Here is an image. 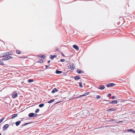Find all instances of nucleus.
I'll use <instances>...</instances> for the list:
<instances>
[{"label": "nucleus", "mask_w": 135, "mask_h": 135, "mask_svg": "<svg viewBox=\"0 0 135 135\" xmlns=\"http://www.w3.org/2000/svg\"><path fill=\"white\" fill-rule=\"evenodd\" d=\"M12 97L13 98H16L18 96V94L16 91H15L12 93Z\"/></svg>", "instance_id": "1"}, {"label": "nucleus", "mask_w": 135, "mask_h": 135, "mask_svg": "<svg viewBox=\"0 0 135 135\" xmlns=\"http://www.w3.org/2000/svg\"><path fill=\"white\" fill-rule=\"evenodd\" d=\"M13 57L11 56H7L6 57L3 58L2 59V60H7L9 59H11Z\"/></svg>", "instance_id": "2"}, {"label": "nucleus", "mask_w": 135, "mask_h": 135, "mask_svg": "<svg viewBox=\"0 0 135 135\" xmlns=\"http://www.w3.org/2000/svg\"><path fill=\"white\" fill-rule=\"evenodd\" d=\"M115 85L116 84L113 83H110L107 85V87H113L114 86H115Z\"/></svg>", "instance_id": "3"}, {"label": "nucleus", "mask_w": 135, "mask_h": 135, "mask_svg": "<svg viewBox=\"0 0 135 135\" xmlns=\"http://www.w3.org/2000/svg\"><path fill=\"white\" fill-rule=\"evenodd\" d=\"M9 125L8 124H6L4 125L2 128L3 130H5L6 129H7L9 127Z\"/></svg>", "instance_id": "4"}, {"label": "nucleus", "mask_w": 135, "mask_h": 135, "mask_svg": "<svg viewBox=\"0 0 135 135\" xmlns=\"http://www.w3.org/2000/svg\"><path fill=\"white\" fill-rule=\"evenodd\" d=\"M117 110V109H114L113 108H110L107 110V111L108 112H109L111 111H115Z\"/></svg>", "instance_id": "5"}, {"label": "nucleus", "mask_w": 135, "mask_h": 135, "mask_svg": "<svg viewBox=\"0 0 135 135\" xmlns=\"http://www.w3.org/2000/svg\"><path fill=\"white\" fill-rule=\"evenodd\" d=\"M34 113H29L28 115V116L30 117H34Z\"/></svg>", "instance_id": "6"}, {"label": "nucleus", "mask_w": 135, "mask_h": 135, "mask_svg": "<svg viewBox=\"0 0 135 135\" xmlns=\"http://www.w3.org/2000/svg\"><path fill=\"white\" fill-rule=\"evenodd\" d=\"M73 47L77 51H78L79 49V47L76 45H74L73 46Z\"/></svg>", "instance_id": "7"}, {"label": "nucleus", "mask_w": 135, "mask_h": 135, "mask_svg": "<svg viewBox=\"0 0 135 135\" xmlns=\"http://www.w3.org/2000/svg\"><path fill=\"white\" fill-rule=\"evenodd\" d=\"M105 88L104 86L103 85H100L99 86L98 88L99 89L103 90Z\"/></svg>", "instance_id": "8"}, {"label": "nucleus", "mask_w": 135, "mask_h": 135, "mask_svg": "<svg viewBox=\"0 0 135 135\" xmlns=\"http://www.w3.org/2000/svg\"><path fill=\"white\" fill-rule=\"evenodd\" d=\"M74 79L75 80H78L80 79H81L79 75H78L76 76H75L74 77Z\"/></svg>", "instance_id": "9"}, {"label": "nucleus", "mask_w": 135, "mask_h": 135, "mask_svg": "<svg viewBox=\"0 0 135 135\" xmlns=\"http://www.w3.org/2000/svg\"><path fill=\"white\" fill-rule=\"evenodd\" d=\"M58 91V90L56 88H54L52 91L51 93H54L55 92L57 91Z\"/></svg>", "instance_id": "10"}, {"label": "nucleus", "mask_w": 135, "mask_h": 135, "mask_svg": "<svg viewBox=\"0 0 135 135\" xmlns=\"http://www.w3.org/2000/svg\"><path fill=\"white\" fill-rule=\"evenodd\" d=\"M0 56V57H4L7 56V54L6 52L5 53H3Z\"/></svg>", "instance_id": "11"}, {"label": "nucleus", "mask_w": 135, "mask_h": 135, "mask_svg": "<svg viewBox=\"0 0 135 135\" xmlns=\"http://www.w3.org/2000/svg\"><path fill=\"white\" fill-rule=\"evenodd\" d=\"M18 115V114H13L12 116V117L11 118L12 119H13L14 118L16 117Z\"/></svg>", "instance_id": "12"}, {"label": "nucleus", "mask_w": 135, "mask_h": 135, "mask_svg": "<svg viewBox=\"0 0 135 135\" xmlns=\"http://www.w3.org/2000/svg\"><path fill=\"white\" fill-rule=\"evenodd\" d=\"M62 71H59L57 70H56V71L55 73L56 74H60L62 73Z\"/></svg>", "instance_id": "13"}, {"label": "nucleus", "mask_w": 135, "mask_h": 135, "mask_svg": "<svg viewBox=\"0 0 135 135\" xmlns=\"http://www.w3.org/2000/svg\"><path fill=\"white\" fill-rule=\"evenodd\" d=\"M21 121L20 120H19L18 121L16 122L15 123V124L16 126H19L21 123Z\"/></svg>", "instance_id": "14"}, {"label": "nucleus", "mask_w": 135, "mask_h": 135, "mask_svg": "<svg viewBox=\"0 0 135 135\" xmlns=\"http://www.w3.org/2000/svg\"><path fill=\"white\" fill-rule=\"evenodd\" d=\"M57 56V55H51L50 56V58L51 59L53 60L54 58Z\"/></svg>", "instance_id": "15"}, {"label": "nucleus", "mask_w": 135, "mask_h": 135, "mask_svg": "<svg viewBox=\"0 0 135 135\" xmlns=\"http://www.w3.org/2000/svg\"><path fill=\"white\" fill-rule=\"evenodd\" d=\"M115 119H111L108 120V122H109L110 123H113Z\"/></svg>", "instance_id": "16"}, {"label": "nucleus", "mask_w": 135, "mask_h": 135, "mask_svg": "<svg viewBox=\"0 0 135 135\" xmlns=\"http://www.w3.org/2000/svg\"><path fill=\"white\" fill-rule=\"evenodd\" d=\"M37 56L38 57H40L42 58H44L46 56L45 55H42L41 56L38 55Z\"/></svg>", "instance_id": "17"}, {"label": "nucleus", "mask_w": 135, "mask_h": 135, "mask_svg": "<svg viewBox=\"0 0 135 135\" xmlns=\"http://www.w3.org/2000/svg\"><path fill=\"white\" fill-rule=\"evenodd\" d=\"M76 72L78 73V74H80L82 73H83V72L82 71H81V70H76Z\"/></svg>", "instance_id": "18"}, {"label": "nucleus", "mask_w": 135, "mask_h": 135, "mask_svg": "<svg viewBox=\"0 0 135 135\" xmlns=\"http://www.w3.org/2000/svg\"><path fill=\"white\" fill-rule=\"evenodd\" d=\"M70 68H71V70H73L75 69V68L74 66V65L72 64L70 66Z\"/></svg>", "instance_id": "19"}, {"label": "nucleus", "mask_w": 135, "mask_h": 135, "mask_svg": "<svg viewBox=\"0 0 135 135\" xmlns=\"http://www.w3.org/2000/svg\"><path fill=\"white\" fill-rule=\"evenodd\" d=\"M2 61V60H0V65L3 66L4 65V64Z\"/></svg>", "instance_id": "20"}, {"label": "nucleus", "mask_w": 135, "mask_h": 135, "mask_svg": "<svg viewBox=\"0 0 135 135\" xmlns=\"http://www.w3.org/2000/svg\"><path fill=\"white\" fill-rule=\"evenodd\" d=\"M128 132H130L134 133V131H135L133 129H128Z\"/></svg>", "instance_id": "21"}, {"label": "nucleus", "mask_w": 135, "mask_h": 135, "mask_svg": "<svg viewBox=\"0 0 135 135\" xmlns=\"http://www.w3.org/2000/svg\"><path fill=\"white\" fill-rule=\"evenodd\" d=\"M79 85V86L80 88H83V86L82 85V82H79L78 83Z\"/></svg>", "instance_id": "22"}, {"label": "nucleus", "mask_w": 135, "mask_h": 135, "mask_svg": "<svg viewBox=\"0 0 135 135\" xmlns=\"http://www.w3.org/2000/svg\"><path fill=\"white\" fill-rule=\"evenodd\" d=\"M118 102L117 100H113L112 101V103L113 104H116Z\"/></svg>", "instance_id": "23"}, {"label": "nucleus", "mask_w": 135, "mask_h": 135, "mask_svg": "<svg viewBox=\"0 0 135 135\" xmlns=\"http://www.w3.org/2000/svg\"><path fill=\"white\" fill-rule=\"evenodd\" d=\"M34 81L33 79H29L27 81L28 83H31Z\"/></svg>", "instance_id": "24"}, {"label": "nucleus", "mask_w": 135, "mask_h": 135, "mask_svg": "<svg viewBox=\"0 0 135 135\" xmlns=\"http://www.w3.org/2000/svg\"><path fill=\"white\" fill-rule=\"evenodd\" d=\"M44 104L43 103L39 105V107L40 108H42L44 107Z\"/></svg>", "instance_id": "25"}, {"label": "nucleus", "mask_w": 135, "mask_h": 135, "mask_svg": "<svg viewBox=\"0 0 135 135\" xmlns=\"http://www.w3.org/2000/svg\"><path fill=\"white\" fill-rule=\"evenodd\" d=\"M54 100H55L54 99L51 100L50 101H48V103H51L53 102L54 101Z\"/></svg>", "instance_id": "26"}, {"label": "nucleus", "mask_w": 135, "mask_h": 135, "mask_svg": "<svg viewBox=\"0 0 135 135\" xmlns=\"http://www.w3.org/2000/svg\"><path fill=\"white\" fill-rule=\"evenodd\" d=\"M43 62V60L41 59H40L37 62L40 63H42Z\"/></svg>", "instance_id": "27"}, {"label": "nucleus", "mask_w": 135, "mask_h": 135, "mask_svg": "<svg viewBox=\"0 0 135 135\" xmlns=\"http://www.w3.org/2000/svg\"><path fill=\"white\" fill-rule=\"evenodd\" d=\"M16 53L18 54H20L21 53V51L19 50H17L16 51Z\"/></svg>", "instance_id": "28"}, {"label": "nucleus", "mask_w": 135, "mask_h": 135, "mask_svg": "<svg viewBox=\"0 0 135 135\" xmlns=\"http://www.w3.org/2000/svg\"><path fill=\"white\" fill-rule=\"evenodd\" d=\"M4 119V118H3L0 119V124L2 123V122L3 121Z\"/></svg>", "instance_id": "29"}, {"label": "nucleus", "mask_w": 135, "mask_h": 135, "mask_svg": "<svg viewBox=\"0 0 135 135\" xmlns=\"http://www.w3.org/2000/svg\"><path fill=\"white\" fill-rule=\"evenodd\" d=\"M101 98V96L100 95H98L97 96H96V99H100Z\"/></svg>", "instance_id": "30"}, {"label": "nucleus", "mask_w": 135, "mask_h": 135, "mask_svg": "<svg viewBox=\"0 0 135 135\" xmlns=\"http://www.w3.org/2000/svg\"><path fill=\"white\" fill-rule=\"evenodd\" d=\"M40 110V109H37L35 111V113H37Z\"/></svg>", "instance_id": "31"}, {"label": "nucleus", "mask_w": 135, "mask_h": 135, "mask_svg": "<svg viewBox=\"0 0 135 135\" xmlns=\"http://www.w3.org/2000/svg\"><path fill=\"white\" fill-rule=\"evenodd\" d=\"M81 95H79V96H78L77 97H75V98H74V99H76V98H81Z\"/></svg>", "instance_id": "32"}, {"label": "nucleus", "mask_w": 135, "mask_h": 135, "mask_svg": "<svg viewBox=\"0 0 135 135\" xmlns=\"http://www.w3.org/2000/svg\"><path fill=\"white\" fill-rule=\"evenodd\" d=\"M90 93V92H87V93H85L84 94V95H85V96L88 95V94H89Z\"/></svg>", "instance_id": "33"}, {"label": "nucleus", "mask_w": 135, "mask_h": 135, "mask_svg": "<svg viewBox=\"0 0 135 135\" xmlns=\"http://www.w3.org/2000/svg\"><path fill=\"white\" fill-rule=\"evenodd\" d=\"M6 53L7 54V56H9L11 54V53L9 52H6Z\"/></svg>", "instance_id": "34"}, {"label": "nucleus", "mask_w": 135, "mask_h": 135, "mask_svg": "<svg viewBox=\"0 0 135 135\" xmlns=\"http://www.w3.org/2000/svg\"><path fill=\"white\" fill-rule=\"evenodd\" d=\"M65 60L63 59H61L60 60V61L61 62H64L65 61Z\"/></svg>", "instance_id": "35"}, {"label": "nucleus", "mask_w": 135, "mask_h": 135, "mask_svg": "<svg viewBox=\"0 0 135 135\" xmlns=\"http://www.w3.org/2000/svg\"><path fill=\"white\" fill-rule=\"evenodd\" d=\"M123 122V121H117L116 122L117 123H122Z\"/></svg>", "instance_id": "36"}, {"label": "nucleus", "mask_w": 135, "mask_h": 135, "mask_svg": "<svg viewBox=\"0 0 135 135\" xmlns=\"http://www.w3.org/2000/svg\"><path fill=\"white\" fill-rule=\"evenodd\" d=\"M31 123H32V122H29V123H25V125L26 126V125H28V124H31Z\"/></svg>", "instance_id": "37"}, {"label": "nucleus", "mask_w": 135, "mask_h": 135, "mask_svg": "<svg viewBox=\"0 0 135 135\" xmlns=\"http://www.w3.org/2000/svg\"><path fill=\"white\" fill-rule=\"evenodd\" d=\"M111 94H108L107 97H111Z\"/></svg>", "instance_id": "38"}, {"label": "nucleus", "mask_w": 135, "mask_h": 135, "mask_svg": "<svg viewBox=\"0 0 135 135\" xmlns=\"http://www.w3.org/2000/svg\"><path fill=\"white\" fill-rule=\"evenodd\" d=\"M116 97L114 96H113L112 97V99H114Z\"/></svg>", "instance_id": "39"}, {"label": "nucleus", "mask_w": 135, "mask_h": 135, "mask_svg": "<svg viewBox=\"0 0 135 135\" xmlns=\"http://www.w3.org/2000/svg\"><path fill=\"white\" fill-rule=\"evenodd\" d=\"M37 114H34V117H36L37 116Z\"/></svg>", "instance_id": "40"}, {"label": "nucleus", "mask_w": 135, "mask_h": 135, "mask_svg": "<svg viewBox=\"0 0 135 135\" xmlns=\"http://www.w3.org/2000/svg\"><path fill=\"white\" fill-rule=\"evenodd\" d=\"M103 101H106L107 102H109L110 100H108L106 99H104L103 100Z\"/></svg>", "instance_id": "41"}, {"label": "nucleus", "mask_w": 135, "mask_h": 135, "mask_svg": "<svg viewBox=\"0 0 135 135\" xmlns=\"http://www.w3.org/2000/svg\"><path fill=\"white\" fill-rule=\"evenodd\" d=\"M49 66V65L48 66H47V65H45V67L46 68V69H47L48 67V66Z\"/></svg>", "instance_id": "42"}, {"label": "nucleus", "mask_w": 135, "mask_h": 135, "mask_svg": "<svg viewBox=\"0 0 135 135\" xmlns=\"http://www.w3.org/2000/svg\"><path fill=\"white\" fill-rule=\"evenodd\" d=\"M26 126V125H25V124H23L22 126Z\"/></svg>", "instance_id": "43"}, {"label": "nucleus", "mask_w": 135, "mask_h": 135, "mask_svg": "<svg viewBox=\"0 0 135 135\" xmlns=\"http://www.w3.org/2000/svg\"><path fill=\"white\" fill-rule=\"evenodd\" d=\"M26 126V125H25V124H23L22 126Z\"/></svg>", "instance_id": "44"}, {"label": "nucleus", "mask_w": 135, "mask_h": 135, "mask_svg": "<svg viewBox=\"0 0 135 135\" xmlns=\"http://www.w3.org/2000/svg\"><path fill=\"white\" fill-rule=\"evenodd\" d=\"M56 50L57 51H59V50H58V49L57 48H56Z\"/></svg>", "instance_id": "45"}, {"label": "nucleus", "mask_w": 135, "mask_h": 135, "mask_svg": "<svg viewBox=\"0 0 135 135\" xmlns=\"http://www.w3.org/2000/svg\"><path fill=\"white\" fill-rule=\"evenodd\" d=\"M61 54H62V56H65L62 53Z\"/></svg>", "instance_id": "46"}, {"label": "nucleus", "mask_w": 135, "mask_h": 135, "mask_svg": "<svg viewBox=\"0 0 135 135\" xmlns=\"http://www.w3.org/2000/svg\"><path fill=\"white\" fill-rule=\"evenodd\" d=\"M60 102H57L56 103H55V104H58V103H59Z\"/></svg>", "instance_id": "47"}, {"label": "nucleus", "mask_w": 135, "mask_h": 135, "mask_svg": "<svg viewBox=\"0 0 135 135\" xmlns=\"http://www.w3.org/2000/svg\"><path fill=\"white\" fill-rule=\"evenodd\" d=\"M112 103H112V102H109V103H108V104H112Z\"/></svg>", "instance_id": "48"}, {"label": "nucleus", "mask_w": 135, "mask_h": 135, "mask_svg": "<svg viewBox=\"0 0 135 135\" xmlns=\"http://www.w3.org/2000/svg\"><path fill=\"white\" fill-rule=\"evenodd\" d=\"M81 97H83V96H85V95H84V94H83V95H81Z\"/></svg>", "instance_id": "49"}, {"label": "nucleus", "mask_w": 135, "mask_h": 135, "mask_svg": "<svg viewBox=\"0 0 135 135\" xmlns=\"http://www.w3.org/2000/svg\"><path fill=\"white\" fill-rule=\"evenodd\" d=\"M15 123H13V124H11V125H12V126H13V124H15Z\"/></svg>", "instance_id": "50"}, {"label": "nucleus", "mask_w": 135, "mask_h": 135, "mask_svg": "<svg viewBox=\"0 0 135 135\" xmlns=\"http://www.w3.org/2000/svg\"><path fill=\"white\" fill-rule=\"evenodd\" d=\"M50 60H49V61H48V63H49L50 62Z\"/></svg>", "instance_id": "51"}, {"label": "nucleus", "mask_w": 135, "mask_h": 135, "mask_svg": "<svg viewBox=\"0 0 135 135\" xmlns=\"http://www.w3.org/2000/svg\"><path fill=\"white\" fill-rule=\"evenodd\" d=\"M134 133H135V131H134Z\"/></svg>", "instance_id": "52"}, {"label": "nucleus", "mask_w": 135, "mask_h": 135, "mask_svg": "<svg viewBox=\"0 0 135 135\" xmlns=\"http://www.w3.org/2000/svg\"><path fill=\"white\" fill-rule=\"evenodd\" d=\"M0 135H2L1 133H0Z\"/></svg>", "instance_id": "53"}, {"label": "nucleus", "mask_w": 135, "mask_h": 135, "mask_svg": "<svg viewBox=\"0 0 135 135\" xmlns=\"http://www.w3.org/2000/svg\"><path fill=\"white\" fill-rule=\"evenodd\" d=\"M21 58H24V57H21Z\"/></svg>", "instance_id": "54"}]
</instances>
